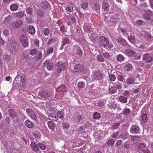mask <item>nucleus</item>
Segmentation results:
<instances>
[{"mask_svg":"<svg viewBox=\"0 0 153 153\" xmlns=\"http://www.w3.org/2000/svg\"><path fill=\"white\" fill-rule=\"evenodd\" d=\"M100 44L104 47L108 46L109 48H111L113 47V45L111 43H109L108 39H101L99 42Z\"/></svg>","mask_w":153,"mask_h":153,"instance_id":"obj_1","label":"nucleus"},{"mask_svg":"<svg viewBox=\"0 0 153 153\" xmlns=\"http://www.w3.org/2000/svg\"><path fill=\"white\" fill-rule=\"evenodd\" d=\"M105 76V75L102 74L100 71L98 70L94 72L93 74L94 80L101 79L104 77Z\"/></svg>","mask_w":153,"mask_h":153,"instance_id":"obj_2","label":"nucleus"},{"mask_svg":"<svg viewBox=\"0 0 153 153\" xmlns=\"http://www.w3.org/2000/svg\"><path fill=\"white\" fill-rule=\"evenodd\" d=\"M26 112L28 115L32 120L36 121H37L38 119L37 116L33 110L30 108H27Z\"/></svg>","mask_w":153,"mask_h":153,"instance_id":"obj_3","label":"nucleus"},{"mask_svg":"<svg viewBox=\"0 0 153 153\" xmlns=\"http://www.w3.org/2000/svg\"><path fill=\"white\" fill-rule=\"evenodd\" d=\"M152 15H153V12L150 10H145L143 16L145 19L149 20L151 19L150 16Z\"/></svg>","mask_w":153,"mask_h":153,"instance_id":"obj_4","label":"nucleus"},{"mask_svg":"<svg viewBox=\"0 0 153 153\" xmlns=\"http://www.w3.org/2000/svg\"><path fill=\"white\" fill-rule=\"evenodd\" d=\"M23 76L24 75L21 76L20 75H18L14 81V83H16L17 84L19 85H21L22 83L23 84L24 82V79L23 77Z\"/></svg>","mask_w":153,"mask_h":153,"instance_id":"obj_5","label":"nucleus"},{"mask_svg":"<svg viewBox=\"0 0 153 153\" xmlns=\"http://www.w3.org/2000/svg\"><path fill=\"white\" fill-rule=\"evenodd\" d=\"M143 60H145L147 63H149L153 61V58L149 54H145L143 56Z\"/></svg>","mask_w":153,"mask_h":153,"instance_id":"obj_6","label":"nucleus"},{"mask_svg":"<svg viewBox=\"0 0 153 153\" xmlns=\"http://www.w3.org/2000/svg\"><path fill=\"white\" fill-rule=\"evenodd\" d=\"M39 95L41 97L46 98L50 97V93L46 90H42L39 92Z\"/></svg>","mask_w":153,"mask_h":153,"instance_id":"obj_7","label":"nucleus"},{"mask_svg":"<svg viewBox=\"0 0 153 153\" xmlns=\"http://www.w3.org/2000/svg\"><path fill=\"white\" fill-rule=\"evenodd\" d=\"M23 22L20 19H17L13 23V25L14 27L16 28H19L21 27L23 25Z\"/></svg>","mask_w":153,"mask_h":153,"instance_id":"obj_8","label":"nucleus"},{"mask_svg":"<svg viewBox=\"0 0 153 153\" xmlns=\"http://www.w3.org/2000/svg\"><path fill=\"white\" fill-rule=\"evenodd\" d=\"M44 65H47V67L48 70H53L54 68V64L53 63L49 61H46L43 63Z\"/></svg>","mask_w":153,"mask_h":153,"instance_id":"obj_9","label":"nucleus"},{"mask_svg":"<svg viewBox=\"0 0 153 153\" xmlns=\"http://www.w3.org/2000/svg\"><path fill=\"white\" fill-rule=\"evenodd\" d=\"M56 67L57 68V71L59 73L65 68V65L62 62H58L56 64Z\"/></svg>","mask_w":153,"mask_h":153,"instance_id":"obj_10","label":"nucleus"},{"mask_svg":"<svg viewBox=\"0 0 153 153\" xmlns=\"http://www.w3.org/2000/svg\"><path fill=\"white\" fill-rule=\"evenodd\" d=\"M131 131L133 133L137 134L140 132L139 128L136 125H132L131 128Z\"/></svg>","mask_w":153,"mask_h":153,"instance_id":"obj_11","label":"nucleus"},{"mask_svg":"<svg viewBox=\"0 0 153 153\" xmlns=\"http://www.w3.org/2000/svg\"><path fill=\"white\" fill-rule=\"evenodd\" d=\"M73 52L75 54H77L81 57L82 56L83 52L79 47L77 46L75 47L74 48Z\"/></svg>","mask_w":153,"mask_h":153,"instance_id":"obj_12","label":"nucleus"},{"mask_svg":"<svg viewBox=\"0 0 153 153\" xmlns=\"http://www.w3.org/2000/svg\"><path fill=\"white\" fill-rule=\"evenodd\" d=\"M84 30L87 32H91L94 30V28L92 26L86 24L84 26Z\"/></svg>","mask_w":153,"mask_h":153,"instance_id":"obj_13","label":"nucleus"},{"mask_svg":"<svg viewBox=\"0 0 153 153\" xmlns=\"http://www.w3.org/2000/svg\"><path fill=\"white\" fill-rule=\"evenodd\" d=\"M48 117L49 119L53 121H56L58 119V116L56 114L51 113L48 115Z\"/></svg>","mask_w":153,"mask_h":153,"instance_id":"obj_14","label":"nucleus"},{"mask_svg":"<svg viewBox=\"0 0 153 153\" xmlns=\"http://www.w3.org/2000/svg\"><path fill=\"white\" fill-rule=\"evenodd\" d=\"M8 114L13 119H16L17 114L12 109H10L8 110Z\"/></svg>","mask_w":153,"mask_h":153,"instance_id":"obj_15","label":"nucleus"},{"mask_svg":"<svg viewBox=\"0 0 153 153\" xmlns=\"http://www.w3.org/2000/svg\"><path fill=\"white\" fill-rule=\"evenodd\" d=\"M110 6L109 4L106 2H104L102 4V10L104 12H106L109 10V7Z\"/></svg>","mask_w":153,"mask_h":153,"instance_id":"obj_16","label":"nucleus"},{"mask_svg":"<svg viewBox=\"0 0 153 153\" xmlns=\"http://www.w3.org/2000/svg\"><path fill=\"white\" fill-rule=\"evenodd\" d=\"M74 70L76 72H79L82 71L83 70V66L80 64H77L75 65Z\"/></svg>","mask_w":153,"mask_h":153,"instance_id":"obj_17","label":"nucleus"},{"mask_svg":"<svg viewBox=\"0 0 153 153\" xmlns=\"http://www.w3.org/2000/svg\"><path fill=\"white\" fill-rule=\"evenodd\" d=\"M32 150L35 152H37L39 150L38 144L37 145L35 142H32L30 144Z\"/></svg>","mask_w":153,"mask_h":153,"instance_id":"obj_18","label":"nucleus"},{"mask_svg":"<svg viewBox=\"0 0 153 153\" xmlns=\"http://www.w3.org/2000/svg\"><path fill=\"white\" fill-rule=\"evenodd\" d=\"M125 53L128 56H132L136 53L131 49H127L125 50Z\"/></svg>","mask_w":153,"mask_h":153,"instance_id":"obj_19","label":"nucleus"},{"mask_svg":"<svg viewBox=\"0 0 153 153\" xmlns=\"http://www.w3.org/2000/svg\"><path fill=\"white\" fill-rule=\"evenodd\" d=\"M25 124L27 127L30 128H32L34 126L33 123L28 120L25 122Z\"/></svg>","mask_w":153,"mask_h":153,"instance_id":"obj_20","label":"nucleus"},{"mask_svg":"<svg viewBox=\"0 0 153 153\" xmlns=\"http://www.w3.org/2000/svg\"><path fill=\"white\" fill-rule=\"evenodd\" d=\"M27 32L31 34H33L35 32V30L34 27L32 26H29L27 27Z\"/></svg>","mask_w":153,"mask_h":153,"instance_id":"obj_21","label":"nucleus"},{"mask_svg":"<svg viewBox=\"0 0 153 153\" xmlns=\"http://www.w3.org/2000/svg\"><path fill=\"white\" fill-rule=\"evenodd\" d=\"M24 12L23 11H21L17 12L14 14V16L17 17L21 18L24 16Z\"/></svg>","mask_w":153,"mask_h":153,"instance_id":"obj_22","label":"nucleus"},{"mask_svg":"<svg viewBox=\"0 0 153 153\" xmlns=\"http://www.w3.org/2000/svg\"><path fill=\"white\" fill-rule=\"evenodd\" d=\"M18 8V6L16 4H12L10 7V10L11 11H14L17 10Z\"/></svg>","mask_w":153,"mask_h":153,"instance_id":"obj_23","label":"nucleus"},{"mask_svg":"<svg viewBox=\"0 0 153 153\" xmlns=\"http://www.w3.org/2000/svg\"><path fill=\"white\" fill-rule=\"evenodd\" d=\"M134 78L130 76L126 79V82L127 84H131L134 83Z\"/></svg>","mask_w":153,"mask_h":153,"instance_id":"obj_24","label":"nucleus"},{"mask_svg":"<svg viewBox=\"0 0 153 153\" xmlns=\"http://www.w3.org/2000/svg\"><path fill=\"white\" fill-rule=\"evenodd\" d=\"M20 41L23 47L25 48L28 46V43L27 39H21Z\"/></svg>","mask_w":153,"mask_h":153,"instance_id":"obj_25","label":"nucleus"},{"mask_svg":"<svg viewBox=\"0 0 153 153\" xmlns=\"http://www.w3.org/2000/svg\"><path fill=\"white\" fill-rule=\"evenodd\" d=\"M48 125L49 128L51 130H53L55 127L54 123L52 121H49L48 122Z\"/></svg>","mask_w":153,"mask_h":153,"instance_id":"obj_26","label":"nucleus"},{"mask_svg":"<svg viewBox=\"0 0 153 153\" xmlns=\"http://www.w3.org/2000/svg\"><path fill=\"white\" fill-rule=\"evenodd\" d=\"M127 98L123 96H121L119 97L120 101L123 103H125L127 102Z\"/></svg>","mask_w":153,"mask_h":153,"instance_id":"obj_27","label":"nucleus"},{"mask_svg":"<svg viewBox=\"0 0 153 153\" xmlns=\"http://www.w3.org/2000/svg\"><path fill=\"white\" fill-rule=\"evenodd\" d=\"M26 13L29 15L30 17L31 18L33 16V10L30 7H28L26 10Z\"/></svg>","mask_w":153,"mask_h":153,"instance_id":"obj_28","label":"nucleus"},{"mask_svg":"<svg viewBox=\"0 0 153 153\" xmlns=\"http://www.w3.org/2000/svg\"><path fill=\"white\" fill-rule=\"evenodd\" d=\"M56 90L57 91H59L60 90L63 91H66L65 85L63 84L61 86H59Z\"/></svg>","mask_w":153,"mask_h":153,"instance_id":"obj_29","label":"nucleus"},{"mask_svg":"<svg viewBox=\"0 0 153 153\" xmlns=\"http://www.w3.org/2000/svg\"><path fill=\"white\" fill-rule=\"evenodd\" d=\"M117 41L123 45L126 46L127 45V42L124 39H117Z\"/></svg>","mask_w":153,"mask_h":153,"instance_id":"obj_30","label":"nucleus"},{"mask_svg":"<svg viewBox=\"0 0 153 153\" xmlns=\"http://www.w3.org/2000/svg\"><path fill=\"white\" fill-rule=\"evenodd\" d=\"M109 91L111 94H114L117 91V89L115 86H111L109 88Z\"/></svg>","mask_w":153,"mask_h":153,"instance_id":"obj_31","label":"nucleus"},{"mask_svg":"<svg viewBox=\"0 0 153 153\" xmlns=\"http://www.w3.org/2000/svg\"><path fill=\"white\" fill-rule=\"evenodd\" d=\"M124 147L126 150H128L130 149L131 147V144L130 143H128V142L126 141L125 142L124 144Z\"/></svg>","mask_w":153,"mask_h":153,"instance_id":"obj_32","label":"nucleus"},{"mask_svg":"<svg viewBox=\"0 0 153 153\" xmlns=\"http://www.w3.org/2000/svg\"><path fill=\"white\" fill-rule=\"evenodd\" d=\"M132 66L131 64L127 63L125 66V69L127 71H129L132 69Z\"/></svg>","mask_w":153,"mask_h":153,"instance_id":"obj_33","label":"nucleus"},{"mask_svg":"<svg viewBox=\"0 0 153 153\" xmlns=\"http://www.w3.org/2000/svg\"><path fill=\"white\" fill-rule=\"evenodd\" d=\"M113 85H114L116 87V89L117 88L118 89H120L122 88V84L119 82L113 83Z\"/></svg>","mask_w":153,"mask_h":153,"instance_id":"obj_34","label":"nucleus"},{"mask_svg":"<svg viewBox=\"0 0 153 153\" xmlns=\"http://www.w3.org/2000/svg\"><path fill=\"white\" fill-rule=\"evenodd\" d=\"M124 59V56L121 54H118L117 56V59L118 61H122Z\"/></svg>","mask_w":153,"mask_h":153,"instance_id":"obj_35","label":"nucleus"},{"mask_svg":"<svg viewBox=\"0 0 153 153\" xmlns=\"http://www.w3.org/2000/svg\"><path fill=\"white\" fill-rule=\"evenodd\" d=\"M115 143L114 140L113 139H111L106 142L108 146H111L114 145Z\"/></svg>","mask_w":153,"mask_h":153,"instance_id":"obj_36","label":"nucleus"},{"mask_svg":"<svg viewBox=\"0 0 153 153\" xmlns=\"http://www.w3.org/2000/svg\"><path fill=\"white\" fill-rule=\"evenodd\" d=\"M38 146L39 148L42 150H44L46 149V146L45 145L41 143H38Z\"/></svg>","mask_w":153,"mask_h":153,"instance_id":"obj_37","label":"nucleus"},{"mask_svg":"<svg viewBox=\"0 0 153 153\" xmlns=\"http://www.w3.org/2000/svg\"><path fill=\"white\" fill-rule=\"evenodd\" d=\"M145 147V144L143 143H141L139 144L138 147V149L140 151H143Z\"/></svg>","mask_w":153,"mask_h":153,"instance_id":"obj_38","label":"nucleus"},{"mask_svg":"<svg viewBox=\"0 0 153 153\" xmlns=\"http://www.w3.org/2000/svg\"><path fill=\"white\" fill-rule=\"evenodd\" d=\"M66 9L68 11L71 12L73 10V7L71 5L68 4L66 6Z\"/></svg>","mask_w":153,"mask_h":153,"instance_id":"obj_39","label":"nucleus"},{"mask_svg":"<svg viewBox=\"0 0 153 153\" xmlns=\"http://www.w3.org/2000/svg\"><path fill=\"white\" fill-rule=\"evenodd\" d=\"M37 15L38 16L42 17L44 15V12L41 10H39L37 11Z\"/></svg>","mask_w":153,"mask_h":153,"instance_id":"obj_40","label":"nucleus"},{"mask_svg":"<svg viewBox=\"0 0 153 153\" xmlns=\"http://www.w3.org/2000/svg\"><path fill=\"white\" fill-rule=\"evenodd\" d=\"M97 59L100 62H103L104 61V59L103 56L101 55H98L97 56Z\"/></svg>","mask_w":153,"mask_h":153,"instance_id":"obj_41","label":"nucleus"},{"mask_svg":"<svg viewBox=\"0 0 153 153\" xmlns=\"http://www.w3.org/2000/svg\"><path fill=\"white\" fill-rule=\"evenodd\" d=\"M109 79L111 81H114L116 79V77L114 74H111L109 75Z\"/></svg>","mask_w":153,"mask_h":153,"instance_id":"obj_42","label":"nucleus"},{"mask_svg":"<svg viewBox=\"0 0 153 153\" xmlns=\"http://www.w3.org/2000/svg\"><path fill=\"white\" fill-rule=\"evenodd\" d=\"M128 136V134L126 133H123L120 135V137L123 140L126 139Z\"/></svg>","mask_w":153,"mask_h":153,"instance_id":"obj_43","label":"nucleus"},{"mask_svg":"<svg viewBox=\"0 0 153 153\" xmlns=\"http://www.w3.org/2000/svg\"><path fill=\"white\" fill-rule=\"evenodd\" d=\"M130 112V110L128 108H125L124 109L123 113V115H128Z\"/></svg>","mask_w":153,"mask_h":153,"instance_id":"obj_44","label":"nucleus"},{"mask_svg":"<svg viewBox=\"0 0 153 153\" xmlns=\"http://www.w3.org/2000/svg\"><path fill=\"white\" fill-rule=\"evenodd\" d=\"M88 3L87 2H83L82 4L81 5V7L83 9H85L88 7Z\"/></svg>","mask_w":153,"mask_h":153,"instance_id":"obj_45","label":"nucleus"},{"mask_svg":"<svg viewBox=\"0 0 153 153\" xmlns=\"http://www.w3.org/2000/svg\"><path fill=\"white\" fill-rule=\"evenodd\" d=\"M118 79L121 82H123L124 78L123 76L121 74H118L117 76Z\"/></svg>","mask_w":153,"mask_h":153,"instance_id":"obj_46","label":"nucleus"},{"mask_svg":"<svg viewBox=\"0 0 153 153\" xmlns=\"http://www.w3.org/2000/svg\"><path fill=\"white\" fill-rule=\"evenodd\" d=\"M100 117V114L97 112H95L94 114L93 118L96 119H99Z\"/></svg>","mask_w":153,"mask_h":153,"instance_id":"obj_47","label":"nucleus"},{"mask_svg":"<svg viewBox=\"0 0 153 153\" xmlns=\"http://www.w3.org/2000/svg\"><path fill=\"white\" fill-rule=\"evenodd\" d=\"M43 5H44L43 7L44 8H49L50 6L49 4L46 1L43 2Z\"/></svg>","mask_w":153,"mask_h":153,"instance_id":"obj_48","label":"nucleus"},{"mask_svg":"<svg viewBox=\"0 0 153 153\" xmlns=\"http://www.w3.org/2000/svg\"><path fill=\"white\" fill-rule=\"evenodd\" d=\"M37 50L36 49L34 48L31 50L30 52V54L32 55H34L37 53Z\"/></svg>","mask_w":153,"mask_h":153,"instance_id":"obj_49","label":"nucleus"},{"mask_svg":"<svg viewBox=\"0 0 153 153\" xmlns=\"http://www.w3.org/2000/svg\"><path fill=\"white\" fill-rule=\"evenodd\" d=\"M43 31L45 36L48 35L50 33V30L48 29L47 28L44 29Z\"/></svg>","mask_w":153,"mask_h":153,"instance_id":"obj_50","label":"nucleus"},{"mask_svg":"<svg viewBox=\"0 0 153 153\" xmlns=\"http://www.w3.org/2000/svg\"><path fill=\"white\" fill-rule=\"evenodd\" d=\"M70 19L71 21L72 24H76V19L75 16H70Z\"/></svg>","mask_w":153,"mask_h":153,"instance_id":"obj_51","label":"nucleus"},{"mask_svg":"<svg viewBox=\"0 0 153 153\" xmlns=\"http://www.w3.org/2000/svg\"><path fill=\"white\" fill-rule=\"evenodd\" d=\"M128 41L134 44H136L137 43V39H128Z\"/></svg>","mask_w":153,"mask_h":153,"instance_id":"obj_52","label":"nucleus"},{"mask_svg":"<svg viewBox=\"0 0 153 153\" xmlns=\"http://www.w3.org/2000/svg\"><path fill=\"white\" fill-rule=\"evenodd\" d=\"M85 82L83 81H82L78 83V86L79 88H83L85 86Z\"/></svg>","mask_w":153,"mask_h":153,"instance_id":"obj_53","label":"nucleus"},{"mask_svg":"<svg viewBox=\"0 0 153 153\" xmlns=\"http://www.w3.org/2000/svg\"><path fill=\"white\" fill-rule=\"evenodd\" d=\"M62 45H63V46H64L66 44L69 43V41L68 39H62Z\"/></svg>","mask_w":153,"mask_h":153,"instance_id":"obj_54","label":"nucleus"},{"mask_svg":"<svg viewBox=\"0 0 153 153\" xmlns=\"http://www.w3.org/2000/svg\"><path fill=\"white\" fill-rule=\"evenodd\" d=\"M63 128L65 129H67L69 127V125L68 123H65L62 124Z\"/></svg>","mask_w":153,"mask_h":153,"instance_id":"obj_55","label":"nucleus"},{"mask_svg":"<svg viewBox=\"0 0 153 153\" xmlns=\"http://www.w3.org/2000/svg\"><path fill=\"white\" fill-rule=\"evenodd\" d=\"M53 48H49L47 51V53L48 54H50L53 52Z\"/></svg>","mask_w":153,"mask_h":153,"instance_id":"obj_56","label":"nucleus"},{"mask_svg":"<svg viewBox=\"0 0 153 153\" xmlns=\"http://www.w3.org/2000/svg\"><path fill=\"white\" fill-rule=\"evenodd\" d=\"M140 138V137L138 136H133L131 137V140L135 141L136 140L139 139Z\"/></svg>","mask_w":153,"mask_h":153,"instance_id":"obj_57","label":"nucleus"},{"mask_svg":"<svg viewBox=\"0 0 153 153\" xmlns=\"http://www.w3.org/2000/svg\"><path fill=\"white\" fill-rule=\"evenodd\" d=\"M123 141L121 140H117L116 143L115 145H117V146L119 147L121 145Z\"/></svg>","mask_w":153,"mask_h":153,"instance_id":"obj_58","label":"nucleus"},{"mask_svg":"<svg viewBox=\"0 0 153 153\" xmlns=\"http://www.w3.org/2000/svg\"><path fill=\"white\" fill-rule=\"evenodd\" d=\"M142 118L143 121H146L147 119V116L146 114L144 113L143 114L142 116Z\"/></svg>","mask_w":153,"mask_h":153,"instance_id":"obj_59","label":"nucleus"},{"mask_svg":"<svg viewBox=\"0 0 153 153\" xmlns=\"http://www.w3.org/2000/svg\"><path fill=\"white\" fill-rule=\"evenodd\" d=\"M104 105V104L103 102L101 101H99L97 103V106L102 108L103 107Z\"/></svg>","mask_w":153,"mask_h":153,"instance_id":"obj_60","label":"nucleus"},{"mask_svg":"<svg viewBox=\"0 0 153 153\" xmlns=\"http://www.w3.org/2000/svg\"><path fill=\"white\" fill-rule=\"evenodd\" d=\"M103 55L105 57L108 58L110 57V55L108 53L105 52L103 53Z\"/></svg>","mask_w":153,"mask_h":153,"instance_id":"obj_61","label":"nucleus"},{"mask_svg":"<svg viewBox=\"0 0 153 153\" xmlns=\"http://www.w3.org/2000/svg\"><path fill=\"white\" fill-rule=\"evenodd\" d=\"M144 22L141 20H138L136 22V23L138 25H142Z\"/></svg>","mask_w":153,"mask_h":153,"instance_id":"obj_62","label":"nucleus"},{"mask_svg":"<svg viewBox=\"0 0 153 153\" xmlns=\"http://www.w3.org/2000/svg\"><path fill=\"white\" fill-rule=\"evenodd\" d=\"M36 54L37 56V58L39 59H40L42 58V53L40 52H37Z\"/></svg>","mask_w":153,"mask_h":153,"instance_id":"obj_63","label":"nucleus"},{"mask_svg":"<svg viewBox=\"0 0 153 153\" xmlns=\"http://www.w3.org/2000/svg\"><path fill=\"white\" fill-rule=\"evenodd\" d=\"M8 33L9 31L7 29H4L3 32V33L5 36H7L8 35Z\"/></svg>","mask_w":153,"mask_h":153,"instance_id":"obj_64","label":"nucleus"}]
</instances>
